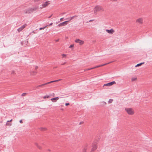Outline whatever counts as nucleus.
<instances>
[{"label": "nucleus", "mask_w": 152, "mask_h": 152, "mask_svg": "<svg viewBox=\"0 0 152 152\" xmlns=\"http://www.w3.org/2000/svg\"><path fill=\"white\" fill-rule=\"evenodd\" d=\"M136 23L142 25L143 23V19L142 18L140 17L137 18L135 21Z\"/></svg>", "instance_id": "20e7f679"}, {"label": "nucleus", "mask_w": 152, "mask_h": 152, "mask_svg": "<svg viewBox=\"0 0 152 152\" xmlns=\"http://www.w3.org/2000/svg\"><path fill=\"white\" fill-rule=\"evenodd\" d=\"M92 69V68H89V69H86V70H91V69Z\"/></svg>", "instance_id": "7c9ffc66"}, {"label": "nucleus", "mask_w": 152, "mask_h": 152, "mask_svg": "<svg viewBox=\"0 0 152 152\" xmlns=\"http://www.w3.org/2000/svg\"><path fill=\"white\" fill-rule=\"evenodd\" d=\"M41 130L42 131H45L47 130V129L45 128H42L41 129Z\"/></svg>", "instance_id": "a211bd4d"}, {"label": "nucleus", "mask_w": 152, "mask_h": 152, "mask_svg": "<svg viewBox=\"0 0 152 152\" xmlns=\"http://www.w3.org/2000/svg\"><path fill=\"white\" fill-rule=\"evenodd\" d=\"M102 103H103V104H106V103L105 102H102Z\"/></svg>", "instance_id": "2f4dec72"}, {"label": "nucleus", "mask_w": 152, "mask_h": 152, "mask_svg": "<svg viewBox=\"0 0 152 152\" xmlns=\"http://www.w3.org/2000/svg\"><path fill=\"white\" fill-rule=\"evenodd\" d=\"M20 123H23L22 120H20Z\"/></svg>", "instance_id": "473e14b6"}, {"label": "nucleus", "mask_w": 152, "mask_h": 152, "mask_svg": "<svg viewBox=\"0 0 152 152\" xmlns=\"http://www.w3.org/2000/svg\"><path fill=\"white\" fill-rule=\"evenodd\" d=\"M66 54H63L61 55V56H62L63 58H66Z\"/></svg>", "instance_id": "dca6fc26"}, {"label": "nucleus", "mask_w": 152, "mask_h": 152, "mask_svg": "<svg viewBox=\"0 0 152 152\" xmlns=\"http://www.w3.org/2000/svg\"><path fill=\"white\" fill-rule=\"evenodd\" d=\"M113 99H110L108 101V102H109V103H111L113 102Z\"/></svg>", "instance_id": "412c9836"}, {"label": "nucleus", "mask_w": 152, "mask_h": 152, "mask_svg": "<svg viewBox=\"0 0 152 152\" xmlns=\"http://www.w3.org/2000/svg\"><path fill=\"white\" fill-rule=\"evenodd\" d=\"M26 94V93H24L22 94V96H24Z\"/></svg>", "instance_id": "5701e85b"}, {"label": "nucleus", "mask_w": 152, "mask_h": 152, "mask_svg": "<svg viewBox=\"0 0 152 152\" xmlns=\"http://www.w3.org/2000/svg\"><path fill=\"white\" fill-rule=\"evenodd\" d=\"M52 16V15H51V16H50V17H49V18H50V17H51V16Z\"/></svg>", "instance_id": "58836bf2"}, {"label": "nucleus", "mask_w": 152, "mask_h": 152, "mask_svg": "<svg viewBox=\"0 0 152 152\" xmlns=\"http://www.w3.org/2000/svg\"><path fill=\"white\" fill-rule=\"evenodd\" d=\"M63 19V18H61L60 19V20H61V21H62V19Z\"/></svg>", "instance_id": "c9c22d12"}, {"label": "nucleus", "mask_w": 152, "mask_h": 152, "mask_svg": "<svg viewBox=\"0 0 152 152\" xmlns=\"http://www.w3.org/2000/svg\"><path fill=\"white\" fill-rule=\"evenodd\" d=\"M109 63H108L105 64H103L101 65H100L96 66H95V67H94L92 68V69H94L97 68H98V67H102V66H104L105 65H106V64H109Z\"/></svg>", "instance_id": "ddd939ff"}, {"label": "nucleus", "mask_w": 152, "mask_h": 152, "mask_svg": "<svg viewBox=\"0 0 152 152\" xmlns=\"http://www.w3.org/2000/svg\"><path fill=\"white\" fill-rule=\"evenodd\" d=\"M69 104V103H66L65 105L66 106H68Z\"/></svg>", "instance_id": "c756f323"}, {"label": "nucleus", "mask_w": 152, "mask_h": 152, "mask_svg": "<svg viewBox=\"0 0 152 152\" xmlns=\"http://www.w3.org/2000/svg\"><path fill=\"white\" fill-rule=\"evenodd\" d=\"M49 97V96L48 95H46L43 98L44 99H46V98H48Z\"/></svg>", "instance_id": "6ab92c4d"}, {"label": "nucleus", "mask_w": 152, "mask_h": 152, "mask_svg": "<svg viewBox=\"0 0 152 152\" xmlns=\"http://www.w3.org/2000/svg\"><path fill=\"white\" fill-rule=\"evenodd\" d=\"M30 73L32 75H35L37 74V72L35 71H31V72Z\"/></svg>", "instance_id": "4468645a"}, {"label": "nucleus", "mask_w": 152, "mask_h": 152, "mask_svg": "<svg viewBox=\"0 0 152 152\" xmlns=\"http://www.w3.org/2000/svg\"><path fill=\"white\" fill-rule=\"evenodd\" d=\"M50 4V1H47L43 2L40 6V8L42 9L43 8L46 7Z\"/></svg>", "instance_id": "f03ea898"}, {"label": "nucleus", "mask_w": 152, "mask_h": 152, "mask_svg": "<svg viewBox=\"0 0 152 152\" xmlns=\"http://www.w3.org/2000/svg\"><path fill=\"white\" fill-rule=\"evenodd\" d=\"M137 79V78L136 77H133L132 78L131 80L132 81H133L135 80H136Z\"/></svg>", "instance_id": "f3484780"}, {"label": "nucleus", "mask_w": 152, "mask_h": 152, "mask_svg": "<svg viewBox=\"0 0 152 152\" xmlns=\"http://www.w3.org/2000/svg\"><path fill=\"white\" fill-rule=\"evenodd\" d=\"M53 24V23H51L49 25H48V26H51Z\"/></svg>", "instance_id": "cd10ccee"}, {"label": "nucleus", "mask_w": 152, "mask_h": 152, "mask_svg": "<svg viewBox=\"0 0 152 152\" xmlns=\"http://www.w3.org/2000/svg\"><path fill=\"white\" fill-rule=\"evenodd\" d=\"M68 22H69L68 21H66L62 23H60V24H59L58 25V26L59 27H60V26H65L67 25V23Z\"/></svg>", "instance_id": "6e6552de"}, {"label": "nucleus", "mask_w": 152, "mask_h": 152, "mask_svg": "<svg viewBox=\"0 0 152 152\" xmlns=\"http://www.w3.org/2000/svg\"><path fill=\"white\" fill-rule=\"evenodd\" d=\"M35 145L37 147V148L38 147V146L39 145L37 143H35Z\"/></svg>", "instance_id": "393cba45"}, {"label": "nucleus", "mask_w": 152, "mask_h": 152, "mask_svg": "<svg viewBox=\"0 0 152 152\" xmlns=\"http://www.w3.org/2000/svg\"><path fill=\"white\" fill-rule=\"evenodd\" d=\"M6 125H9V126H11L12 125V124H7V123L6 124Z\"/></svg>", "instance_id": "a878e982"}, {"label": "nucleus", "mask_w": 152, "mask_h": 152, "mask_svg": "<svg viewBox=\"0 0 152 152\" xmlns=\"http://www.w3.org/2000/svg\"><path fill=\"white\" fill-rule=\"evenodd\" d=\"M144 64V62H142V63H140V64H138L137 65H136L135 66L136 67L139 66H141L142 64Z\"/></svg>", "instance_id": "2eb2a0df"}, {"label": "nucleus", "mask_w": 152, "mask_h": 152, "mask_svg": "<svg viewBox=\"0 0 152 152\" xmlns=\"http://www.w3.org/2000/svg\"><path fill=\"white\" fill-rule=\"evenodd\" d=\"M12 121V119H11V120H10V121H7V122H11Z\"/></svg>", "instance_id": "f704fd0d"}, {"label": "nucleus", "mask_w": 152, "mask_h": 152, "mask_svg": "<svg viewBox=\"0 0 152 152\" xmlns=\"http://www.w3.org/2000/svg\"><path fill=\"white\" fill-rule=\"evenodd\" d=\"M52 16V15H51V16H50V17H49V18H50V17H51V16Z\"/></svg>", "instance_id": "ea45409f"}, {"label": "nucleus", "mask_w": 152, "mask_h": 152, "mask_svg": "<svg viewBox=\"0 0 152 152\" xmlns=\"http://www.w3.org/2000/svg\"><path fill=\"white\" fill-rule=\"evenodd\" d=\"M106 31L108 33L110 34H113L115 32L114 30L113 29L110 30L106 29Z\"/></svg>", "instance_id": "9d476101"}, {"label": "nucleus", "mask_w": 152, "mask_h": 152, "mask_svg": "<svg viewBox=\"0 0 152 152\" xmlns=\"http://www.w3.org/2000/svg\"><path fill=\"white\" fill-rule=\"evenodd\" d=\"M59 99V97H56L51 99L50 100L53 102H56Z\"/></svg>", "instance_id": "9b49d317"}, {"label": "nucleus", "mask_w": 152, "mask_h": 152, "mask_svg": "<svg viewBox=\"0 0 152 152\" xmlns=\"http://www.w3.org/2000/svg\"><path fill=\"white\" fill-rule=\"evenodd\" d=\"M52 16V15H51V16H50V17H49V18H50V17H51V16Z\"/></svg>", "instance_id": "4c0bfd02"}, {"label": "nucleus", "mask_w": 152, "mask_h": 152, "mask_svg": "<svg viewBox=\"0 0 152 152\" xmlns=\"http://www.w3.org/2000/svg\"><path fill=\"white\" fill-rule=\"evenodd\" d=\"M48 151H50V150H48Z\"/></svg>", "instance_id": "e433bc0d"}, {"label": "nucleus", "mask_w": 152, "mask_h": 152, "mask_svg": "<svg viewBox=\"0 0 152 152\" xmlns=\"http://www.w3.org/2000/svg\"><path fill=\"white\" fill-rule=\"evenodd\" d=\"M73 46H74V45H71L69 46V48H72Z\"/></svg>", "instance_id": "b1692460"}, {"label": "nucleus", "mask_w": 152, "mask_h": 152, "mask_svg": "<svg viewBox=\"0 0 152 152\" xmlns=\"http://www.w3.org/2000/svg\"><path fill=\"white\" fill-rule=\"evenodd\" d=\"M131 152V151H130V152Z\"/></svg>", "instance_id": "79ce46f5"}, {"label": "nucleus", "mask_w": 152, "mask_h": 152, "mask_svg": "<svg viewBox=\"0 0 152 152\" xmlns=\"http://www.w3.org/2000/svg\"><path fill=\"white\" fill-rule=\"evenodd\" d=\"M74 18V16L72 17H71L70 20H72Z\"/></svg>", "instance_id": "bb28decb"}, {"label": "nucleus", "mask_w": 152, "mask_h": 152, "mask_svg": "<svg viewBox=\"0 0 152 152\" xmlns=\"http://www.w3.org/2000/svg\"><path fill=\"white\" fill-rule=\"evenodd\" d=\"M104 11L103 8L100 6H97L95 7L94 10V12L96 13L98 12H103Z\"/></svg>", "instance_id": "7ed1b4c3"}, {"label": "nucleus", "mask_w": 152, "mask_h": 152, "mask_svg": "<svg viewBox=\"0 0 152 152\" xmlns=\"http://www.w3.org/2000/svg\"><path fill=\"white\" fill-rule=\"evenodd\" d=\"M48 26H46L45 27H44L43 28H39V30H42V29H45V28L46 27H48Z\"/></svg>", "instance_id": "aec40b11"}, {"label": "nucleus", "mask_w": 152, "mask_h": 152, "mask_svg": "<svg viewBox=\"0 0 152 152\" xmlns=\"http://www.w3.org/2000/svg\"><path fill=\"white\" fill-rule=\"evenodd\" d=\"M115 84H116V83L115 81H113L108 83L104 84V86H110Z\"/></svg>", "instance_id": "0eeeda50"}, {"label": "nucleus", "mask_w": 152, "mask_h": 152, "mask_svg": "<svg viewBox=\"0 0 152 152\" xmlns=\"http://www.w3.org/2000/svg\"><path fill=\"white\" fill-rule=\"evenodd\" d=\"M93 20H90L89 21V22H91L93 21Z\"/></svg>", "instance_id": "72a5a7b5"}, {"label": "nucleus", "mask_w": 152, "mask_h": 152, "mask_svg": "<svg viewBox=\"0 0 152 152\" xmlns=\"http://www.w3.org/2000/svg\"><path fill=\"white\" fill-rule=\"evenodd\" d=\"M83 152H86V149H84L83 150Z\"/></svg>", "instance_id": "c85d7f7f"}, {"label": "nucleus", "mask_w": 152, "mask_h": 152, "mask_svg": "<svg viewBox=\"0 0 152 152\" xmlns=\"http://www.w3.org/2000/svg\"><path fill=\"white\" fill-rule=\"evenodd\" d=\"M61 79H59V80H54V81H53L49 82H48V83H45V84H41V85H39L38 86V87H42V86H45V85H47V84H49L50 83H53L54 82H58V81H61Z\"/></svg>", "instance_id": "39448f33"}, {"label": "nucleus", "mask_w": 152, "mask_h": 152, "mask_svg": "<svg viewBox=\"0 0 152 152\" xmlns=\"http://www.w3.org/2000/svg\"><path fill=\"white\" fill-rule=\"evenodd\" d=\"M97 148V146L95 144L93 145L91 152H93Z\"/></svg>", "instance_id": "1a4fd4ad"}, {"label": "nucleus", "mask_w": 152, "mask_h": 152, "mask_svg": "<svg viewBox=\"0 0 152 152\" xmlns=\"http://www.w3.org/2000/svg\"><path fill=\"white\" fill-rule=\"evenodd\" d=\"M75 42L77 43H79L80 45H82L83 44H84V41L83 40H80L79 39H76Z\"/></svg>", "instance_id": "423d86ee"}, {"label": "nucleus", "mask_w": 152, "mask_h": 152, "mask_svg": "<svg viewBox=\"0 0 152 152\" xmlns=\"http://www.w3.org/2000/svg\"><path fill=\"white\" fill-rule=\"evenodd\" d=\"M125 110L128 115H133L134 113V110L132 108H126Z\"/></svg>", "instance_id": "f257e3e1"}, {"label": "nucleus", "mask_w": 152, "mask_h": 152, "mask_svg": "<svg viewBox=\"0 0 152 152\" xmlns=\"http://www.w3.org/2000/svg\"><path fill=\"white\" fill-rule=\"evenodd\" d=\"M52 16V15H51V16H50V17H49V18H50V17H51V16Z\"/></svg>", "instance_id": "a19ab883"}, {"label": "nucleus", "mask_w": 152, "mask_h": 152, "mask_svg": "<svg viewBox=\"0 0 152 152\" xmlns=\"http://www.w3.org/2000/svg\"><path fill=\"white\" fill-rule=\"evenodd\" d=\"M37 148L39 150H41L42 149V147L40 145L38 146Z\"/></svg>", "instance_id": "4be33fe9"}, {"label": "nucleus", "mask_w": 152, "mask_h": 152, "mask_svg": "<svg viewBox=\"0 0 152 152\" xmlns=\"http://www.w3.org/2000/svg\"><path fill=\"white\" fill-rule=\"evenodd\" d=\"M26 26V24H24L21 27L18 28V30L19 32H20L22 31L23 28H24Z\"/></svg>", "instance_id": "f8f14e48"}]
</instances>
